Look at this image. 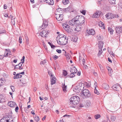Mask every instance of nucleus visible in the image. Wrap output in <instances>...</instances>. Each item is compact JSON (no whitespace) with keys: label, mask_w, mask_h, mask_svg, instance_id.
<instances>
[{"label":"nucleus","mask_w":122,"mask_h":122,"mask_svg":"<svg viewBox=\"0 0 122 122\" xmlns=\"http://www.w3.org/2000/svg\"><path fill=\"white\" fill-rule=\"evenodd\" d=\"M70 103L72 107H75V106L80 101L79 97L77 96H74L71 97L69 100Z\"/></svg>","instance_id":"obj_1"},{"label":"nucleus","mask_w":122,"mask_h":122,"mask_svg":"<svg viewBox=\"0 0 122 122\" xmlns=\"http://www.w3.org/2000/svg\"><path fill=\"white\" fill-rule=\"evenodd\" d=\"M81 97L83 99L87 98L91 95V93L87 89L83 90L81 92Z\"/></svg>","instance_id":"obj_2"},{"label":"nucleus","mask_w":122,"mask_h":122,"mask_svg":"<svg viewBox=\"0 0 122 122\" xmlns=\"http://www.w3.org/2000/svg\"><path fill=\"white\" fill-rule=\"evenodd\" d=\"M68 38L66 36L61 38L59 40H57V41L58 44L61 45H65L67 43Z\"/></svg>","instance_id":"obj_3"},{"label":"nucleus","mask_w":122,"mask_h":122,"mask_svg":"<svg viewBox=\"0 0 122 122\" xmlns=\"http://www.w3.org/2000/svg\"><path fill=\"white\" fill-rule=\"evenodd\" d=\"M85 19L83 16H80L77 22L78 25H80L83 24L85 22Z\"/></svg>","instance_id":"obj_4"},{"label":"nucleus","mask_w":122,"mask_h":122,"mask_svg":"<svg viewBox=\"0 0 122 122\" xmlns=\"http://www.w3.org/2000/svg\"><path fill=\"white\" fill-rule=\"evenodd\" d=\"M63 15L62 14H60L58 13V14H56V19L58 21H61L63 19Z\"/></svg>","instance_id":"obj_5"},{"label":"nucleus","mask_w":122,"mask_h":122,"mask_svg":"<svg viewBox=\"0 0 122 122\" xmlns=\"http://www.w3.org/2000/svg\"><path fill=\"white\" fill-rule=\"evenodd\" d=\"M48 33L47 31L44 30L42 31L40 33V35L43 37H46Z\"/></svg>","instance_id":"obj_6"},{"label":"nucleus","mask_w":122,"mask_h":122,"mask_svg":"<svg viewBox=\"0 0 122 122\" xmlns=\"http://www.w3.org/2000/svg\"><path fill=\"white\" fill-rule=\"evenodd\" d=\"M115 30L117 33L119 34L122 32V26H117L116 27Z\"/></svg>","instance_id":"obj_7"},{"label":"nucleus","mask_w":122,"mask_h":122,"mask_svg":"<svg viewBox=\"0 0 122 122\" xmlns=\"http://www.w3.org/2000/svg\"><path fill=\"white\" fill-rule=\"evenodd\" d=\"M88 35H94L95 34V32L94 30L93 29H91L89 30H86Z\"/></svg>","instance_id":"obj_8"},{"label":"nucleus","mask_w":122,"mask_h":122,"mask_svg":"<svg viewBox=\"0 0 122 122\" xmlns=\"http://www.w3.org/2000/svg\"><path fill=\"white\" fill-rule=\"evenodd\" d=\"M112 88L114 90L118 91L119 89L121 88V87L120 86H118L117 85H114L113 86Z\"/></svg>","instance_id":"obj_9"},{"label":"nucleus","mask_w":122,"mask_h":122,"mask_svg":"<svg viewBox=\"0 0 122 122\" xmlns=\"http://www.w3.org/2000/svg\"><path fill=\"white\" fill-rule=\"evenodd\" d=\"M100 12L98 11H97L94 13L92 17L93 18H98L100 16Z\"/></svg>","instance_id":"obj_10"},{"label":"nucleus","mask_w":122,"mask_h":122,"mask_svg":"<svg viewBox=\"0 0 122 122\" xmlns=\"http://www.w3.org/2000/svg\"><path fill=\"white\" fill-rule=\"evenodd\" d=\"M8 106L11 107H14L16 105V103L12 101L9 102L8 103Z\"/></svg>","instance_id":"obj_11"},{"label":"nucleus","mask_w":122,"mask_h":122,"mask_svg":"<svg viewBox=\"0 0 122 122\" xmlns=\"http://www.w3.org/2000/svg\"><path fill=\"white\" fill-rule=\"evenodd\" d=\"M48 25V23L47 21L46 20H45L43 21V22L42 26L41 27V28L42 27L43 29L45 28Z\"/></svg>","instance_id":"obj_12"},{"label":"nucleus","mask_w":122,"mask_h":122,"mask_svg":"<svg viewBox=\"0 0 122 122\" xmlns=\"http://www.w3.org/2000/svg\"><path fill=\"white\" fill-rule=\"evenodd\" d=\"M113 15L112 14L108 13L106 14V16L107 19H110V18H113L114 16H113Z\"/></svg>","instance_id":"obj_13"},{"label":"nucleus","mask_w":122,"mask_h":122,"mask_svg":"<svg viewBox=\"0 0 122 122\" xmlns=\"http://www.w3.org/2000/svg\"><path fill=\"white\" fill-rule=\"evenodd\" d=\"M25 57L24 56H23L22 59L21 60V62L18 65H19V67H22L21 66L22 65V64L24 63V60L25 59Z\"/></svg>","instance_id":"obj_14"},{"label":"nucleus","mask_w":122,"mask_h":122,"mask_svg":"<svg viewBox=\"0 0 122 122\" xmlns=\"http://www.w3.org/2000/svg\"><path fill=\"white\" fill-rule=\"evenodd\" d=\"M51 84L52 85L55 83L56 82V79L54 76L52 77H51Z\"/></svg>","instance_id":"obj_15"},{"label":"nucleus","mask_w":122,"mask_h":122,"mask_svg":"<svg viewBox=\"0 0 122 122\" xmlns=\"http://www.w3.org/2000/svg\"><path fill=\"white\" fill-rule=\"evenodd\" d=\"M75 21H74V20L73 19H72L71 20H70L69 21V24L71 26H73L74 24L76 25H77V24H76V23H75Z\"/></svg>","instance_id":"obj_16"},{"label":"nucleus","mask_w":122,"mask_h":122,"mask_svg":"<svg viewBox=\"0 0 122 122\" xmlns=\"http://www.w3.org/2000/svg\"><path fill=\"white\" fill-rule=\"evenodd\" d=\"M70 71L71 73H76L77 72V69L74 67L73 68H71L70 69Z\"/></svg>","instance_id":"obj_17"},{"label":"nucleus","mask_w":122,"mask_h":122,"mask_svg":"<svg viewBox=\"0 0 122 122\" xmlns=\"http://www.w3.org/2000/svg\"><path fill=\"white\" fill-rule=\"evenodd\" d=\"M46 2L49 5H53L54 3V1L53 0H45Z\"/></svg>","instance_id":"obj_18"},{"label":"nucleus","mask_w":122,"mask_h":122,"mask_svg":"<svg viewBox=\"0 0 122 122\" xmlns=\"http://www.w3.org/2000/svg\"><path fill=\"white\" fill-rule=\"evenodd\" d=\"M80 16V15H77L73 19L75 21V23H76L77 25L78 24L77 22H78V20H79V18Z\"/></svg>","instance_id":"obj_19"},{"label":"nucleus","mask_w":122,"mask_h":122,"mask_svg":"<svg viewBox=\"0 0 122 122\" xmlns=\"http://www.w3.org/2000/svg\"><path fill=\"white\" fill-rule=\"evenodd\" d=\"M102 87L104 89L106 90L108 89L109 88L108 85L106 83H104L102 85Z\"/></svg>","instance_id":"obj_20"},{"label":"nucleus","mask_w":122,"mask_h":122,"mask_svg":"<svg viewBox=\"0 0 122 122\" xmlns=\"http://www.w3.org/2000/svg\"><path fill=\"white\" fill-rule=\"evenodd\" d=\"M22 76L18 73L16 74L13 77V78L14 79H18L21 78Z\"/></svg>","instance_id":"obj_21"},{"label":"nucleus","mask_w":122,"mask_h":122,"mask_svg":"<svg viewBox=\"0 0 122 122\" xmlns=\"http://www.w3.org/2000/svg\"><path fill=\"white\" fill-rule=\"evenodd\" d=\"M7 119V118L4 117L0 119V122H7L8 121Z\"/></svg>","instance_id":"obj_22"},{"label":"nucleus","mask_w":122,"mask_h":122,"mask_svg":"<svg viewBox=\"0 0 122 122\" xmlns=\"http://www.w3.org/2000/svg\"><path fill=\"white\" fill-rule=\"evenodd\" d=\"M63 27L66 30H68L69 29V26L67 24H65L64 25Z\"/></svg>","instance_id":"obj_23"},{"label":"nucleus","mask_w":122,"mask_h":122,"mask_svg":"<svg viewBox=\"0 0 122 122\" xmlns=\"http://www.w3.org/2000/svg\"><path fill=\"white\" fill-rule=\"evenodd\" d=\"M62 88L64 92H67V86H66L65 85V84L64 83V84H62Z\"/></svg>","instance_id":"obj_24"},{"label":"nucleus","mask_w":122,"mask_h":122,"mask_svg":"<svg viewBox=\"0 0 122 122\" xmlns=\"http://www.w3.org/2000/svg\"><path fill=\"white\" fill-rule=\"evenodd\" d=\"M5 100L2 95H0V102L2 103L5 102Z\"/></svg>","instance_id":"obj_25"},{"label":"nucleus","mask_w":122,"mask_h":122,"mask_svg":"<svg viewBox=\"0 0 122 122\" xmlns=\"http://www.w3.org/2000/svg\"><path fill=\"white\" fill-rule=\"evenodd\" d=\"M82 86H76L75 87L74 90H76V91H79V90H82L81 88H82Z\"/></svg>","instance_id":"obj_26"},{"label":"nucleus","mask_w":122,"mask_h":122,"mask_svg":"<svg viewBox=\"0 0 122 122\" xmlns=\"http://www.w3.org/2000/svg\"><path fill=\"white\" fill-rule=\"evenodd\" d=\"M65 36H66L60 34L57 36L56 38V39L57 40H59L60 38L65 37Z\"/></svg>","instance_id":"obj_27"},{"label":"nucleus","mask_w":122,"mask_h":122,"mask_svg":"<svg viewBox=\"0 0 122 122\" xmlns=\"http://www.w3.org/2000/svg\"><path fill=\"white\" fill-rule=\"evenodd\" d=\"M69 2L68 0H63L62 3L64 5H66Z\"/></svg>","instance_id":"obj_28"},{"label":"nucleus","mask_w":122,"mask_h":122,"mask_svg":"<svg viewBox=\"0 0 122 122\" xmlns=\"http://www.w3.org/2000/svg\"><path fill=\"white\" fill-rule=\"evenodd\" d=\"M103 43L102 41L100 42L99 44V49H102L103 46Z\"/></svg>","instance_id":"obj_29"},{"label":"nucleus","mask_w":122,"mask_h":122,"mask_svg":"<svg viewBox=\"0 0 122 122\" xmlns=\"http://www.w3.org/2000/svg\"><path fill=\"white\" fill-rule=\"evenodd\" d=\"M78 38L76 37H72L71 39V41L76 42L77 41Z\"/></svg>","instance_id":"obj_30"},{"label":"nucleus","mask_w":122,"mask_h":122,"mask_svg":"<svg viewBox=\"0 0 122 122\" xmlns=\"http://www.w3.org/2000/svg\"><path fill=\"white\" fill-rule=\"evenodd\" d=\"M14 69H19L20 70H22L23 69V68L22 67H19V65H16L14 67Z\"/></svg>","instance_id":"obj_31"},{"label":"nucleus","mask_w":122,"mask_h":122,"mask_svg":"<svg viewBox=\"0 0 122 122\" xmlns=\"http://www.w3.org/2000/svg\"><path fill=\"white\" fill-rule=\"evenodd\" d=\"M108 30L109 32L110 33V34H112L113 32V30L110 27H108Z\"/></svg>","instance_id":"obj_32"},{"label":"nucleus","mask_w":122,"mask_h":122,"mask_svg":"<svg viewBox=\"0 0 122 122\" xmlns=\"http://www.w3.org/2000/svg\"><path fill=\"white\" fill-rule=\"evenodd\" d=\"M100 69L102 72H104V68L100 64H99Z\"/></svg>","instance_id":"obj_33"},{"label":"nucleus","mask_w":122,"mask_h":122,"mask_svg":"<svg viewBox=\"0 0 122 122\" xmlns=\"http://www.w3.org/2000/svg\"><path fill=\"white\" fill-rule=\"evenodd\" d=\"M57 11L60 13H61L62 12V9L61 8H57L56 9Z\"/></svg>","instance_id":"obj_34"},{"label":"nucleus","mask_w":122,"mask_h":122,"mask_svg":"<svg viewBox=\"0 0 122 122\" xmlns=\"http://www.w3.org/2000/svg\"><path fill=\"white\" fill-rule=\"evenodd\" d=\"M81 30V28L78 26H77L76 27V28L75 29V30L76 31L78 32L80 31Z\"/></svg>","instance_id":"obj_35"},{"label":"nucleus","mask_w":122,"mask_h":122,"mask_svg":"<svg viewBox=\"0 0 122 122\" xmlns=\"http://www.w3.org/2000/svg\"><path fill=\"white\" fill-rule=\"evenodd\" d=\"M86 103V105L89 106H90L91 104V102L89 101H86L85 102Z\"/></svg>","instance_id":"obj_36"},{"label":"nucleus","mask_w":122,"mask_h":122,"mask_svg":"<svg viewBox=\"0 0 122 122\" xmlns=\"http://www.w3.org/2000/svg\"><path fill=\"white\" fill-rule=\"evenodd\" d=\"M116 117L114 116H112L111 117V120L112 122H114L116 119Z\"/></svg>","instance_id":"obj_37"},{"label":"nucleus","mask_w":122,"mask_h":122,"mask_svg":"<svg viewBox=\"0 0 122 122\" xmlns=\"http://www.w3.org/2000/svg\"><path fill=\"white\" fill-rule=\"evenodd\" d=\"M85 102H82V103H80V107H82L85 106H86V105L84 104Z\"/></svg>","instance_id":"obj_38"},{"label":"nucleus","mask_w":122,"mask_h":122,"mask_svg":"<svg viewBox=\"0 0 122 122\" xmlns=\"http://www.w3.org/2000/svg\"><path fill=\"white\" fill-rule=\"evenodd\" d=\"M48 74L51 77L54 76H53V74H52V72L51 71H48Z\"/></svg>","instance_id":"obj_39"},{"label":"nucleus","mask_w":122,"mask_h":122,"mask_svg":"<svg viewBox=\"0 0 122 122\" xmlns=\"http://www.w3.org/2000/svg\"><path fill=\"white\" fill-rule=\"evenodd\" d=\"M118 7L119 8L122 9V3L119 2L118 4Z\"/></svg>","instance_id":"obj_40"},{"label":"nucleus","mask_w":122,"mask_h":122,"mask_svg":"<svg viewBox=\"0 0 122 122\" xmlns=\"http://www.w3.org/2000/svg\"><path fill=\"white\" fill-rule=\"evenodd\" d=\"M15 18H14L13 19H11V23L12 24H13L14 25H15Z\"/></svg>","instance_id":"obj_41"},{"label":"nucleus","mask_w":122,"mask_h":122,"mask_svg":"<svg viewBox=\"0 0 122 122\" xmlns=\"http://www.w3.org/2000/svg\"><path fill=\"white\" fill-rule=\"evenodd\" d=\"M5 33L6 31L4 30L3 29L0 30V34Z\"/></svg>","instance_id":"obj_42"},{"label":"nucleus","mask_w":122,"mask_h":122,"mask_svg":"<svg viewBox=\"0 0 122 122\" xmlns=\"http://www.w3.org/2000/svg\"><path fill=\"white\" fill-rule=\"evenodd\" d=\"M62 74L64 76H66L67 75V73L66 71L64 70V71Z\"/></svg>","instance_id":"obj_43"},{"label":"nucleus","mask_w":122,"mask_h":122,"mask_svg":"<svg viewBox=\"0 0 122 122\" xmlns=\"http://www.w3.org/2000/svg\"><path fill=\"white\" fill-rule=\"evenodd\" d=\"M94 92L95 93L99 95V92L97 91V90L96 89V88L95 87V89Z\"/></svg>","instance_id":"obj_44"},{"label":"nucleus","mask_w":122,"mask_h":122,"mask_svg":"<svg viewBox=\"0 0 122 122\" xmlns=\"http://www.w3.org/2000/svg\"><path fill=\"white\" fill-rule=\"evenodd\" d=\"M100 117V115L99 114H97L95 115V119H97Z\"/></svg>","instance_id":"obj_45"},{"label":"nucleus","mask_w":122,"mask_h":122,"mask_svg":"<svg viewBox=\"0 0 122 122\" xmlns=\"http://www.w3.org/2000/svg\"><path fill=\"white\" fill-rule=\"evenodd\" d=\"M34 118L35 120L36 121V122H38L39 121V118L38 116Z\"/></svg>","instance_id":"obj_46"},{"label":"nucleus","mask_w":122,"mask_h":122,"mask_svg":"<svg viewBox=\"0 0 122 122\" xmlns=\"http://www.w3.org/2000/svg\"><path fill=\"white\" fill-rule=\"evenodd\" d=\"M48 43L50 46L52 48H53L55 47V46L54 45L52 44L51 43H50V42H48Z\"/></svg>","instance_id":"obj_47"},{"label":"nucleus","mask_w":122,"mask_h":122,"mask_svg":"<svg viewBox=\"0 0 122 122\" xmlns=\"http://www.w3.org/2000/svg\"><path fill=\"white\" fill-rule=\"evenodd\" d=\"M6 53V51H5V53L4 54V55H0V59H3L4 57H5V54Z\"/></svg>","instance_id":"obj_48"},{"label":"nucleus","mask_w":122,"mask_h":122,"mask_svg":"<svg viewBox=\"0 0 122 122\" xmlns=\"http://www.w3.org/2000/svg\"><path fill=\"white\" fill-rule=\"evenodd\" d=\"M97 37L98 40H100L102 39L101 35H98L97 36Z\"/></svg>","instance_id":"obj_49"},{"label":"nucleus","mask_w":122,"mask_h":122,"mask_svg":"<svg viewBox=\"0 0 122 122\" xmlns=\"http://www.w3.org/2000/svg\"><path fill=\"white\" fill-rule=\"evenodd\" d=\"M74 76L75 75H74V73H71L69 76L70 78H72L74 77Z\"/></svg>","instance_id":"obj_50"},{"label":"nucleus","mask_w":122,"mask_h":122,"mask_svg":"<svg viewBox=\"0 0 122 122\" xmlns=\"http://www.w3.org/2000/svg\"><path fill=\"white\" fill-rule=\"evenodd\" d=\"M46 63V61L45 60H44L42 61L41 62V64H44Z\"/></svg>","instance_id":"obj_51"},{"label":"nucleus","mask_w":122,"mask_h":122,"mask_svg":"<svg viewBox=\"0 0 122 122\" xmlns=\"http://www.w3.org/2000/svg\"><path fill=\"white\" fill-rule=\"evenodd\" d=\"M102 49H99V52L98 54L99 55H101L102 53Z\"/></svg>","instance_id":"obj_52"},{"label":"nucleus","mask_w":122,"mask_h":122,"mask_svg":"<svg viewBox=\"0 0 122 122\" xmlns=\"http://www.w3.org/2000/svg\"><path fill=\"white\" fill-rule=\"evenodd\" d=\"M69 54H66V55H65V56L66 57V58H67V60H69L70 59V57H69Z\"/></svg>","instance_id":"obj_53"},{"label":"nucleus","mask_w":122,"mask_h":122,"mask_svg":"<svg viewBox=\"0 0 122 122\" xmlns=\"http://www.w3.org/2000/svg\"><path fill=\"white\" fill-rule=\"evenodd\" d=\"M7 120L8 121H7V122H13V119H11L10 118L7 117Z\"/></svg>","instance_id":"obj_54"},{"label":"nucleus","mask_w":122,"mask_h":122,"mask_svg":"<svg viewBox=\"0 0 122 122\" xmlns=\"http://www.w3.org/2000/svg\"><path fill=\"white\" fill-rule=\"evenodd\" d=\"M112 1H111L110 2V4H114L115 3V0H112Z\"/></svg>","instance_id":"obj_55"},{"label":"nucleus","mask_w":122,"mask_h":122,"mask_svg":"<svg viewBox=\"0 0 122 122\" xmlns=\"http://www.w3.org/2000/svg\"><path fill=\"white\" fill-rule=\"evenodd\" d=\"M81 12L84 15H85L86 13V11L84 10H82L81 11Z\"/></svg>","instance_id":"obj_56"},{"label":"nucleus","mask_w":122,"mask_h":122,"mask_svg":"<svg viewBox=\"0 0 122 122\" xmlns=\"http://www.w3.org/2000/svg\"><path fill=\"white\" fill-rule=\"evenodd\" d=\"M21 40H22V39H21V37H19V42L20 43H22Z\"/></svg>","instance_id":"obj_57"},{"label":"nucleus","mask_w":122,"mask_h":122,"mask_svg":"<svg viewBox=\"0 0 122 122\" xmlns=\"http://www.w3.org/2000/svg\"><path fill=\"white\" fill-rule=\"evenodd\" d=\"M56 51L59 53H60L61 52V50L57 49L56 50Z\"/></svg>","instance_id":"obj_58"},{"label":"nucleus","mask_w":122,"mask_h":122,"mask_svg":"<svg viewBox=\"0 0 122 122\" xmlns=\"http://www.w3.org/2000/svg\"><path fill=\"white\" fill-rule=\"evenodd\" d=\"M19 109V107H16L15 109V111L16 112H18V110Z\"/></svg>","instance_id":"obj_59"},{"label":"nucleus","mask_w":122,"mask_h":122,"mask_svg":"<svg viewBox=\"0 0 122 122\" xmlns=\"http://www.w3.org/2000/svg\"><path fill=\"white\" fill-rule=\"evenodd\" d=\"M11 88L12 90V91L14 92V86H11Z\"/></svg>","instance_id":"obj_60"},{"label":"nucleus","mask_w":122,"mask_h":122,"mask_svg":"<svg viewBox=\"0 0 122 122\" xmlns=\"http://www.w3.org/2000/svg\"><path fill=\"white\" fill-rule=\"evenodd\" d=\"M54 56V57H53V58L54 60H56L58 58V56H56V55H55V56Z\"/></svg>","instance_id":"obj_61"},{"label":"nucleus","mask_w":122,"mask_h":122,"mask_svg":"<svg viewBox=\"0 0 122 122\" xmlns=\"http://www.w3.org/2000/svg\"><path fill=\"white\" fill-rule=\"evenodd\" d=\"M5 51H6L7 52H9L8 53H9V56L10 55H11V54L10 53H11V52L10 51H8V50H7V49H5Z\"/></svg>","instance_id":"obj_62"},{"label":"nucleus","mask_w":122,"mask_h":122,"mask_svg":"<svg viewBox=\"0 0 122 122\" xmlns=\"http://www.w3.org/2000/svg\"><path fill=\"white\" fill-rule=\"evenodd\" d=\"M26 43L27 44H29V40L28 38H27V39L26 38Z\"/></svg>","instance_id":"obj_63"},{"label":"nucleus","mask_w":122,"mask_h":122,"mask_svg":"<svg viewBox=\"0 0 122 122\" xmlns=\"http://www.w3.org/2000/svg\"><path fill=\"white\" fill-rule=\"evenodd\" d=\"M22 82H21L22 83V84H23L24 85L26 83V82L25 80L23 81V80H22Z\"/></svg>","instance_id":"obj_64"}]
</instances>
